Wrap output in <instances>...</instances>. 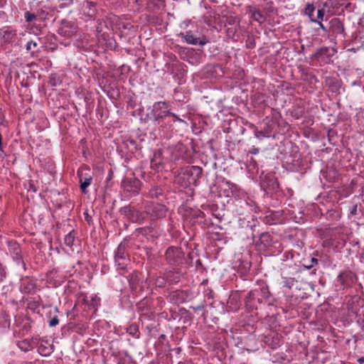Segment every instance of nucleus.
I'll use <instances>...</instances> for the list:
<instances>
[{
	"label": "nucleus",
	"mask_w": 364,
	"mask_h": 364,
	"mask_svg": "<svg viewBox=\"0 0 364 364\" xmlns=\"http://www.w3.org/2000/svg\"><path fill=\"white\" fill-rule=\"evenodd\" d=\"M274 301V299L270 294L267 285L264 283L252 289L245 298V306L250 311L257 309V304L267 303L271 305Z\"/></svg>",
	"instance_id": "obj_1"
},
{
	"label": "nucleus",
	"mask_w": 364,
	"mask_h": 364,
	"mask_svg": "<svg viewBox=\"0 0 364 364\" xmlns=\"http://www.w3.org/2000/svg\"><path fill=\"white\" fill-rule=\"evenodd\" d=\"M165 257L171 271L177 274H182V267L185 265L186 260L185 255L181 248L175 247H168L166 251Z\"/></svg>",
	"instance_id": "obj_2"
},
{
	"label": "nucleus",
	"mask_w": 364,
	"mask_h": 364,
	"mask_svg": "<svg viewBox=\"0 0 364 364\" xmlns=\"http://www.w3.org/2000/svg\"><path fill=\"white\" fill-rule=\"evenodd\" d=\"M128 249V242L124 240L117 247L115 252L114 260L117 269L121 274L127 272L129 259L127 253Z\"/></svg>",
	"instance_id": "obj_3"
},
{
	"label": "nucleus",
	"mask_w": 364,
	"mask_h": 364,
	"mask_svg": "<svg viewBox=\"0 0 364 364\" xmlns=\"http://www.w3.org/2000/svg\"><path fill=\"white\" fill-rule=\"evenodd\" d=\"M120 213L126 217L127 220L132 223H141L144 221V216L142 213L132 205H128L120 209Z\"/></svg>",
	"instance_id": "obj_4"
},
{
	"label": "nucleus",
	"mask_w": 364,
	"mask_h": 364,
	"mask_svg": "<svg viewBox=\"0 0 364 364\" xmlns=\"http://www.w3.org/2000/svg\"><path fill=\"white\" fill-rule=\"evenodd\" d=\"M203 168L198 166H188L183 170V176H186L191 185L197 186L202 177Z\"/></svg>",
	"instance_id": "obj_5"
},
{
	"label": "nucleus",
	"mask_w": 364,
	"mask_h": 364,
	"mask_svg": "<svg viewBox=\"0 0 364 364\" xmlns=\"http://www.w3.org/2000/svg\"><path fill=\"white\" fill-rule=\"evenodd\" d=\"M141 185V181L135 177H127L122 182V187L124 191L132 195L139 193Z\"/></svg>",
	"instance_id": "obj_6"
},
{
	"label": "nucleus",
	"mask_w": 364,
	"mask_h": 364,
	"mask_svg": "<svg viewBox=\"0 0 364 364\" xmlns=\"http://www.w3.org/2000/svg\"><path fill=\"white\" fill-rule=\"evenodd\" d=\"M171 112L168 109V105L166 102H155L152 109V118L154 121L163 119Z\"/></svg>",
	"instance_id": "obj_7"
},
{
	"label": "nucleus",
	"mask_w": 364,
	"mask_h": 364,
	"mask_svg": "<svg viewBox=\"0 0 364 364\" xmlns=\"http://www.w3.org/2000/svg\"><path fill=\"white\" fill-rule=\"evenodd\" d=\"M77 27L75 23L63 19L58 29V33L64 37H71L77 33Z\"/></svg>",
	"instance_id": "obj_8"
},
{
	"label": "nucleus",
	"mask_w": 364,
	"mask_h": 364,
	"mask_svg": "<svg viewBox=\"0 0 364 364\" xmlns=\"http://www.w3.org/2000/svg\"><path fill=\"white\" fill-rule=\"evenodd\" d=\"M146 211L151 220H158L166 217L167 208L162 204L154 203L148 206Z\"/></svg>",
	"instance_id": "obj_9"
},
{
	"label": "nucleus",
	"mask_w": 364,
	"mask_h": 364,
	"mask_svg": "<svg viewBox=\"0 0 364 364\" xmlns=\"http://www.w3.org/2000/svg\"><path fill=\"white\" fill-rule=\"evenodd\" d=\"M9 252L18 264H21L26 269V264L23 260L21 249L19 244L14 240L8 242Z\"/></svg>",
	"instance_id": "obj_10"
},
{
	"label": "nucleus",
	"mask_w": 364,
	"mask_h": 364,
	"mask_svg": "<svg viewBox=\"0 0 364 364\" xmlns=\"http://www.w3.org/2000/svg\"><path fill=\"white\" fill-rule=\"evenodd\" d=\"M273 243L272 236L268 232H264L259 235V239L255 242L257 250L264 251L272 247Z\"/></svg>",
	"instance_id": "obj_11"
},
{
	"label": "nucleus",
	"mask_w": 364,
	"mask_h": 364,
	"mask_svg": "<svg viewBox=\"0 0 364 364\" xmlns=\"http://www.w3.org/2000/svg\"><path fill=\"white\" fill-rule=\"evenodd\" d=\"M179 36H181L184 41L191 45H200L204 46L206 44L208 41L205 36L202 37H196L191 31H186L185 33H180Z\"/></svg>",
	"instance_id": "obj_12"
},
{
	"label": "nucleus",
	"mask_w": 364,
	"mask_h": 364,
	"mask_svg": "<svg viewBox=\"0 0 364 364\" xmlns=\"http://www.w3.org/2000/svg\"><path fill=\"white\" fill-rule=\"evenodd\" d=\"M20 291L23 294H34L36 291L35 281L29 277H22L20 283Z\"/></svg>",
	"instance_id": "obj_13"
},
{
	"label": "nucleus",
	"mask_w": 364,
	"mask_h": 364,
	"mask_svg": "<svg viewBox=\"0 0 364 364\" xmlns=\"http://www.w3.org/2000/svg\"><path fill=\"white\" fill-rule=\"evenodd\" d=\"M38 338H32L31 339H23L21 341H18L16 343V346L24 352H28L33 350L34 348L37 347L38 345Z\"/></svg>",
	"instance_id": "obj_14"
},
{
	"label": "nucleus",
	"mask_w": 364,
	"mask_h": 364,
	"mask_svg": "<svg viewBox=\"0 0 364 364\" xmlns=\"http://www.w3.org/2000/svg\"><path fill=\"white\" fill-rule=\"evenodd\" d=\"M15 36L16 31L11 27L6 26L0 28V44L12 42Z\"/></svg>",
	"instance_id": "obj_15"
},
{
	"label": "nucleus",
	"mask_w": 364,
	"mask_h": 364,
	"mask_svg": "<svg viewBox=\"0 0 364 364\" xmlns=\"http://www.w3.org/2000/svg\"><path fill=\"white\" fill-rule=\"evenodd\" d=\"M223 183L225 186V192L226 193V196L228 197L232 196L237 198L240 196L241 190L237 185L229 181H225Z\"/></svg>",
	"instance_id": "obj_16"
},
{
	"label": "nucleus",
	"mask_w": 364,
	"mask_h": 364,
	"mask_svg": "<svg viewBox=\"0 0 364 364\" xmlns=\"http://www.w3.org/2000/svg\"><path fill=\"white\" fill-rule=\"evenodd\" d=\"M247 12L250 15V18L259 24L263 23L266 21L264 15L256 6H249Z\"/></svg>",
	"instance_id": "obj_17"
},
{
	"label": "nucleus",
	"mask_w": 364,
	"mask_h": 364,
	"mask_svg": "<svg viewBox=\"0 0 364 364\" xmlns=\"http://www.w3.org/2000/svg\"><path fill=\"white\" fill-rule=\"evenodd\" d=\"M79 181L92 183V176L90 169L87 166H82L77 171Z\"/></svg>",
	"instance_id": "obj_18"
},
{
	"label": "nucleus",
	"mask_w": 364,
	"mask_h": 364,
	"mask_svg": "<svg viewBox=\"0 0 364 364\" xmlns=\"http://www.w3.org/2000/svg\"><path fill=\"white\" fill-rule=\"evenodd\" d=\"M261 186L264 189L274 190L278 187V182L272 175L265 176Z\"/></svg>",
	"instance_id": "obj_19"
},
{
	"label": "nucleus",
	"mask_w": 364,
	"mask_h": 364,
	"mask_svg": "<svg viewBox=\"0 0 364 364\" xmlns=\"http://www.w3.org/2000/svg\"><path fill=\"white\" fill-rule=\"evenodd\" d=\"M38 346V352L43 356H49L53 352V346L47 341H42Z\"/></svg>",
	"instance_id": "obj_20"
},
{
	"label": "nucleus",
	"mask_w": 364,
	"mask_h": 364,
	"mask_svg": "<svg viewBox=\"0 0 364 364\" xmlns=\"http://www.w3.org/2000/svg\"><path fill=\"white\" fill-rule=\"evenodd\" d=\"M330 30L336 34H341L344 31L343 24L338 18H332L330 22Z\"/></svg>",
	"instance_id": "obj_21"
},
{
	"label": "nucleus",
	"mask_w": 364,
	"mask_h": 364,
	"mask_svg": "<svg viewBox=\"0 0 364 364\" xmlns=\"http://www.w3.org/2000/svg\"><path fill=\"white\" fill-rule=\"evenodd\" d=\"M53 11V9L46 6H41L35 11L36 16L41 21L48 19L50 16H52Z\"/></svg>",
	"instance_id": "obj_22"
},
{
	"label": "nucleus",
	"mask_w": 364,
	"mask_h": 364,
	"mask_svg": "<svg viewBox=\"0 0 364 364\" xmlns=\"http://www.w3.org/2000/svg\"><path fill=\"white\" fill-rule=\"evenodd\" d=\"M82 12L85 15L93 18L96 15L95 4L93 2L86 1L82 4Z\"/></svg>",
	"instance_id": "obj_23"
},
{
	"label": "nucleus",
	"mask_w": 364,
	"mask_h": 364,
	"mask_svg": "<svg viewBox=\"0 0 364 364\" xmlns=\"http://www.w3.org/2000/svg\"><path fill=\"white\" fill-rule=\"evenodd\" d=\"M326 84L333 92L338 91L341 86V81L333 77H327Z\"/></svg>",
	"instance_id": "obj_24"
},
{
	"label": "nucleus",
	"mask_w": 364,
	"mask_h": 364,
	"mask_svg": "<svg viewBox=\"0 0 364 364\" xmlns=\"http://www.w3.org/2000/svg\"><path fill=\"white\" fill-rule=\"evenodd\" d=\"M85 302L89 309H93L96 311L97 306L100 304V298L97 295H92L90 300L85 299Z\"/></svg>",
	"instance_id": "obj_25"
},
{
	"label": "nucleus",
	"mask_w": 364,
	"mask_h": 364,
	"mask_svg": "<svg viewBox=\"0 0 364 364\" xmlns=\"http://www.w3.org/2000/svg\"><path fill=\"white\" fill-rule=\"evenodd\" d=\"M336 53V50L333 48H327L323 47L321 48L320 49L317 50L316 55L318 57H323V56H331Z\"/></svg>",
	"instance_id": "obj_26"
},
{
	"label": "nucleus",
	"mask_w": 364,
	"mask_h": 364,
	"mask_svg": "<svg viewBox=\"0 0 364 364\" xmlns=\"http://www.w3.org/2000/svg\"><path fill=\"white\" fill-rule=\"evenodd\" d=\"M149 195L151 198L159 199L164 196V190L160 186H154L150 189Z\"/></svg>",
	"instance_id": "obj_27"
},
{
	"label": "nucleus",
	"mask_w": 364,
	"mask_h": 364,
	"mask_svg": "<svg viewBox=\"0 0 364 364\" xmlns=\"http://www.w3.org/2000/svg\"><path fill=\"white\" fill-rule=\"evenodd\" d=\"M127 332L131 335L133 338H139L140 336V332L139 326L136 323H132L127 328Z\"/></svg>",
	"instance_id": "obj_28"
},
{
	"label": "nucleus",
	"mask_w": 364,
	"mask_h": 364,
	"mask_svg": "<svg viewBox=\"0 0 364 364\" xmlns=\"http://www.w3.org/2000/svg\"><path fill=\"white\" fill-rule=\"evenodd\" d=\"M75 231L72 230L65 236L64 243L66 246L70 247H73L75 240Z\"/></svg>",
	"instance_id": "obj_29"
},
{
	"label": "nucleus",
	"mask_w": 364,
	"mask_h": 364,
	"mask_svg": "<svg viewBox=\"0 0 364 364\" xmlns=\"http://www.w3.org/2000/svg\"><path fill=\"white\" fill-rule=\"evenodd\" d=\"M186 177H187L186 176H183V171L182 172V174H179L175 181L176 183H177L178 184H179L181 186L183 187V188H186L188 186H189L191 184V183H189V180L187 178H186Z\"/></svg>",
	"instance_id": "obj_30"
},
{
	"label": "nucleus",
	"mask_w": 364,
	"mask_h": 364,
	"mask_svg": "<svg viewBox=\"0 0 364 364\" xmlns=\"http://www.w3.org/2000/svg\"><path fill=\"white\" fill-rule=\"evenodd\" d=\"M148 6L150 8L160 9L165 6L164 0H148Z\"/></svg>",
	"instance_id": "obj_31"
},
{
	"label": "nucleus",
	"mask_w": 364,
	"mask_h": 364,
	"mask_svg": "<svg viewBox=\"0 0 364 364\" xmlns=\"http://www.w3.org/2000/svg\"><path fill=\"white\" fill-rule=\"evenodd\" d=\"M62 80L57 74H51L49 77L48 84L51 87H56L61 84Z\"/></svg>",
	"instance_id": "obj_32"
},
{
	"label": "nucleus",
	"mask_w": 364,
	"mask_h": 364,
	"mask_svg": "<svg viewBox=\"0 0 364 364\" xmlns=\"http://www.w3.org/2000/svg\"><path fill=\"white\" fill-rule=\"evenodd\" d=\"M315 7L312 4H307L304 9V14L307 15L311 21H316V19L313 18V14L314 12Z\"/></svg>",
	"instance_id": "obj_33"
},
{
	"label": "nucleus",
	"mask_w": 364,
	"mask_h": 364,
	"mask_svg": "<svg viewBox=\"0 0 364 364\" xmlns=\"http://www.w3.org/2000/svg\"><path fill=\"white\" fill-rule=\"evenodd\" d=\"M24 18L26 22L30 23L33 22V21L38 19V16H36V13L34 11H27L24 14Z\"/></svg>",
	"instance_id": "obj_34"
},
{
	"label": "nucleus",
	"mask_w": 364,
	"mask_h": 364,
	"mask_svg": "<svg viewBox=\"0 0 364 364\" xmlns=\"http://www.w3.org/2000/svg\"><path fill=\"white\" fill-rule=\"evenodd\" d=\"M146 305L147 300L144 299L138 303L137 308L141 314H147L149 312L148 308L146 307Z\"/></svg>",
	"instance_id": "obj_35"
},
{
	"label": "nucleus",
	"mask_w": 364,
	"mask_h": 364,
	"mask_svg": "<svg viewBox=\"0 0 364 364\" xmlns=\"http://www.w3.org/2000/svg\"><path fill=\"white\" fill-rule=\"evenodd\" d=\"M181 294H183V292L181 291H173V294L171 295V301L176 303H182L183 301V299L179 298Z\"/></svg>",
	"instance_id": "obj_36"
},
{
	"label": "nucleus",
	"mask_w": 364,
	"mask_h": 364,
	"mask_svg": "<svg viewBox=\"0 0 364 364\" xmlns=\"http://www.w3.org/2000/svg\"><path fill=\"white\" fill-rule=\"evenodd\" d=\"M264 10L267 14H274V13H276V11H277L276 9L274 7V4L272 1H269L265 4Z\"/></svg>",
	"instance_id": "obj_37"
},
{
	"label": "nucleus",
	"mask_w": 364,
	"mask_h": 364,
	"mask_svg": "<svg viewBox=\"0 0 364 364\" xmlns=\"http://www.w3.org/2000/svg\"><path fill=\"white\" fill-rule=\"evenodd\" d=\"M161 156V153L160 151L155 152L153 159L151 161V166H157L161 164L160 157Z\"/></svg>",
	"instance_id": "obj_38"
},
{
	"label": "nucleus",
	"mask_w": 364,
	"mask_h": 364,
	"mask_svg": "<svg viewBox=\"0 0 364 364\" xmlns=\"http://www.w3.org/2000/svg\"><path fill=\"white\" fill-rule=\"evenodd\" d=\"M38 46V43L35 41H30L26 43V48L28 52L34 53V49Z\"/></svg>",
	"instance_id": "obj_39"
},
{
	"label": "nucleus",
	"mask_w": 364,
	"mask_h": 364,
	"mask_svg": "<svg viewBox=\"0 0 364 364\" xmlns=\"http://www.w3.org/2000/svg\"><path fill=\"white\" fill-rule=\"evenodd\" d=\"M205 301H203L199 305H197L196 306H191V309H192L195 312L199 311H203V315L204 316L206 313V311L205 310Z\"/></svg>",
	"instance_id": "obj_40"
},
{
	"label": "nucleus",
	"mask_w": 364,
	"mask_h": 364,
	"mask_svg": "<svg viewBox=\"0 0 364 364\" xmlns=\"http://www.w3.org/2000/svg\"><path fill=\"white\" fill-rule=\"evenodd\" d=\"M6 272L5 267L0 262V282H3V280L6 278Z\"/></svg>",
	"instance_id": "obj_41"
},
{
	"label": "nucleus",
	"mask_w": 364,
	"mask_h": 364,
	"mask_svg": "<svg viewBox=\"0 0 364 364\" xmlns=\"http://www.w3.org/2000/svg\"><path fill=\"white\" fill-rule=\"evenodd\" d=\"M79 183L80 184V189H81L82 192L83 193H87V188L91 184V183L82 182V181H79Z\"/></svg>",
	"instance_id": "obj_42"
},
{
	"label": "nucleus",
	"mask_w": 364,
	"mask_h": 364,
	"mask_svg": "<svg viewBox=\"0 0 364 364\" xmlns=\"http://www.w3.org/2000/svg\"><path fill=\"white\" fill-rule=\"evenodd\" d=\"M59 323V318L58 316H53L50 321H49V326L53 327L57 326Z\"/></svg>",
	"instance_id": "obj_43"
},
{
	"label": "nucleus",
	"mask_w": 364,
	"mask_h": 364,
	"mask_svg": "<svg viewBox=\"0 0 364 364\" xmlns=\"http://www.w3.org/2000/svg\"><path fill=\"white\" fill-rule=\"evenodd\" d=\"M318 260L314 257H312L311 259V264H305L304 265V267L309 269H311L312 267H314V264H318Z\"/></svg>",
	"instance_id": "obj_44"
},
{
	"label": "nucleus",
	"mask_w": 364,
	"mask_h": 364,
	"mask_svg": "<svg viewBox=\"0 0 364 364\" xmlns=\"http://www.w3.org/2000/svg\"><path fill=\"white\" fill-rule=\"evenodd\" d=\"M294 279H287L284 278V287H288L290 289L291 287V286L294 284Z\"/></svg>",
	"instance_id": "obj_45"
},
{
	"label": "nucleus",
	"mask_w": 364,
	"mask_h": 364,
	"mask_svg": "<svg viewBox=\"0 0 364 364\" xmlns=\"http://www.w3.org/2000/svg\"><path fill=\"white\" fill-rule=\"evenodd\" d=\"M325 14V10L323 9H318L317 11V21H322Z\"/></svg>",
	"instance_id": "obj_46"
},
{
	"label": "nucleus",
	"mask_w": 364,
	"mask_h": 364,
	"mask_svg": "<svg viewBox=\"0 0 364 364\" xmlns=\"http://www.w3.org/2000/svg\"><path fill=\"white\" fill-rule=\"evenodd\" d=\"M169 116H171L174 119H173V122L175 121H178V122H183L184 121L183 119H181V118H179L176 114H175L174 113H172L169 114Z\"/></svg>",
	"instance_id": "obj_47"
},
{
	"label": "nucleus",
	"mask_w": 364,
	"mask_h": 364,
	"mask_svg": "<svg viewBox=\"0 0 364 364\" xmlns=\"http://www.w3.org/2000/svg\"><path fill=\"white\" fill-rule=\"evenodd\" d=\"M227 21L230 25H233L236 22V18L234 16H230L228 18Z\"/></svg>",
	"instance_id": "obj_48"
},
{
	"label": "nucleus",
	"mask_w": 364,
	"mask_h": 364,
	"mask_svg": "<svg viewBox=\"0 0 364 364\" xmlns=\"http://www.w3.org/2000/svg\"><path fill=\"white\" fill-rule=\"evenodd\" d=\"M321 21H317V20L316 19V21H315V22H316V23H317L318 24L319 27H320V28H321L323 31L326 32V31H327V29H326V28L323 25V23H321Z\"/></svg>",
	"instance_id": "obj_49"
},
{
	"label": "nucleus",
	"mask_w": 364,
	"mask_h": 364,
	"mask_svg": "<svg viewBox=\"0 0 364 364\" xmlns=\"http://www.w3.org/2000/svg\"><path fill=\"white\" fill-rule=\"evenodd\" d=\"M84 215L85 220L87 222L88 224H90L92 220L91 217L87 213H85Z\"/></svg>",
	"instance_id": "obj_50"
},
{
	"label": "nucleus",
	"mask_w": 364,
	"mask_h": 364,
	"mask_svg": "<svg viewBox=\"0 0 364 364\" xmlns=\"http://www.w3.org/2000/svg\"><path fill=\"white\" fill-rule=\"evenodd\" d=\"M259 152V149L253 147L250 151L252 154H257Z\"/></svg>",
	"instance_id": "obj_51"
},
{
	"label": "nucleus",
	"mask_w": 364,
	"mask_h": 364,
	"mask_svg": "<svg viewBox=\"0 0 364 364\" xmlns=\"http://www.w3.org/2000/svg\"><path fill=\"white\" fill-rule=\"evenodd\" d=\"M343 277H344L343 274H340L338 277V281H340L341 284H343Z\"/></svg>",
	"instance_id": "obj_52"
},
{
	"label": "nucleus",
	"mask_w": 364,
	"mask_h": 364,
	"mask_svg": "<svg viewBox=\"0 0 364 364\" xmlns=\"http://www.w3.org/2000/svg\"><path fill=\"white\" fill-rule=\"evenodd\" d=\"M30 323L28 321H27V322L23 326V328L28 331L30 328Z\"/></svg>",
	"instance_id": "obj_53"
},
{
	"label": "nucleus",
	"mask_w": 364,
	"mask_h": 364,
	"mask_svg": "<svg viewBox=\"0 0 364 364\" xmlns=\"http://www.w3.org/2000/svg\"><path fill=\"white\" fill-rule=\"evenodd\" d=\"M357 212V205H354L352 210H350V213L353 215H355Z\"/></svg>",
	"instance_id": "obj_54"
},
{
	"label": "nucleus",
	"mask_w": 364,
	"mask_h": 364,
	"mask_svg": "<svg viewBox=\"0 0 364 364\" xmlns=\"http://www.w3.org/2000/svg\"><path fill=\"white\" fill-rule=\"evenodd\" d=\"M359 364H364V355L357 360Z\"/></svg>",
	"instance_id": "obj_55"
},
{
	"label": "nucleus",
	"mask_w": 364,
	"mask_h": 364,
	"mask_svg": "<svg viewBox=\"0 0 364 364\" xmlns=\"http://www.w3.org/2000/svg\"><path fill=\"white\" fill-rule=\"evenodd\" d=\"M255 135H256V136H257V138H259V136H264V135L263 134L262 132H256Z\"/></svg>",
	"instance_id": "obj_56"
},
{
	"label": "nucleus",
	"mask_w": 364,
	"mask_h": 364,
	"mask_svg": "<svg viewBox=\"0 0 364 364\" xmlns=\"http://www.w3.org/2000/svg\"><path fill=\"white\" fill-rule=\"evenodd\" d=\"M174 350H175L177 353H180V352H181V348H176L174 349Z\"/></svg>",
	"instance_id": "obj_57"
},
{
	"label": "nucleus",
	"mask_w": 364,
	"mask_h": 364,
	"mask_svg": "<svg viewBox=\"0 0 364 364\" xmlns=\"http://www.w3.org/2000/svg\"><path fill=\"white\" fill-rule=\"evenodd\" d=\"M255 47V43H250V45H248V48H252Z\"/></svg>",
	"instance_id": "obj_58"
},
{
	"label": "nucleus",
	"mask_w": 364,
	"mask_h": 364,
	"mask_svg": "<svg viewBox=\"0 0 364 364\" xmlns=\"http://www.w3.org/2000/svg\"><path fill=\"white\" fill-rule=\"evenodd\" d=\"M1 139H2V136H1V134H0V150H1Z\"/></svg>",
	"instance_id": "obj_59"
},
{
	"label": "nucleus",
	"mask_w": 364,
	"mask_h": 364,
	"mask_svg": "<svg viewBox=\"0 0 364 364\" xmlns=\"http://www.w3.org/2000/svg\"><path fill=\"white\" fill-rule=\"evenodd\" d=\"M360 319H361V315L359 316L358 318V322L360 323Z\"/></svg>",
	"instance_id": "obj_60"
},
{
	"label": "nucleus",
	"mask_w": 364,
	"mask_h": 364,
	"mask_svg": "<svg viewBox=\"0 0 364 364\" xmlns=\"http://www.w3.org/2000/svg\"><path fill=\"white\" fill-rule=\"evenodd\" d=\"M196 263H197V264H200V265L201 264V262H200V259H198V260H197V262H196Z\"/></svg>",
	"instance_id": "obj_61"
},
{
	"label": "nucleus",
	"mask_w": 364,
	"mask_h": 364,
	"mask_svg": "<svg viewBox=\"0 0 364 364\" xmlns=\"http://www.w3.org/2000/svg\"><path fill=\"white\" fill-rule=\"evenodd\" d=\"M3 5V0H0V6Z\"/></svg>",
	"instance_id": "obj_62"
},
{
	"label": "nucleus",
	"mask_w": 364,
	"mask_h": 364,
	"mask_svg": "<svg viewBox=\"0 0 364 364\" xmlns=\"http://www.w3.org/2000/svg\"><path fill=\"white\" fill-rule=\"evenodd\" d=\"M55 311L56 312H58V307H55Z\"/></svg>",
	"instance_id": "obj_63"
},
{
	"label": "nucleus",
	"mask_w": 364,
	"mask_h": 364,
	"mask_svg": "<svg viewBox=\"0 0 364 364\" xmlns=\"http://www.w3.org/2000/svg\"><path fill=\"white\" fill-rule=\"evenodd\" d=\"M255 237V235H252V239L254 240Z\"/></svg>",
	"instance_id": "obj_64"
}]
</instances>
